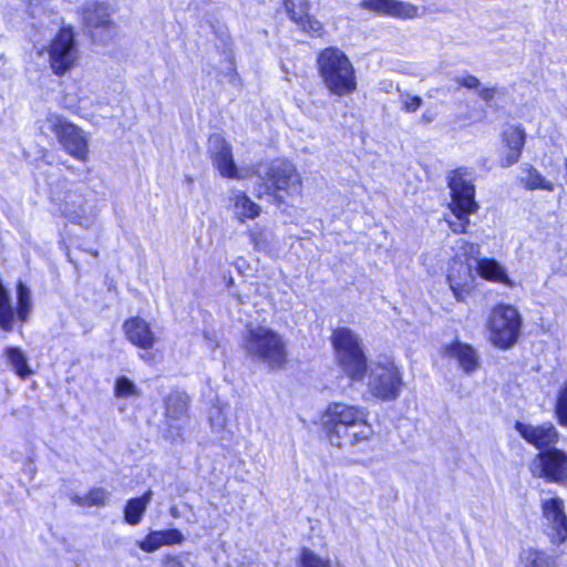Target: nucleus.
Segmentation results:
<instances>
[{"label": "nucleus", "instance_id": "a211bd4d", "mask_svg": "<svg viewBox=\"0 0 567 567\" xmlns=\"http://www.w3.org/2000/svg\"><path fill=\"white\" fill-rule=\"evenodd\" d=\"M126 338L142 349H151L155 343V334L150 324L142 318L135 317L125 321Z\"/></svg>", "mask_w": 567, "mask_h": 567}, {"label": "nucleus", "instance_id": "0eeeda50", "mask_svg": "<svg viewBox=\"0 0 567 567\" xmlns=\"http://www.w3.org/2000/svg\"><path fill=\"white\" fill-rule=\"evenodd\" d=\"M522 317L516 308L499 305L495 307L488 320L491 341L503 349L511 348L518 339Z\"/></svg>", "mask_w": 567, "mask_h": 567}, {"label": "nucleus", "instance_id": "7ed1b4c3", "mask_svg": "<svg viewBox=\"0 0 567 567\" xmlns=\"http://www.w3.org/2000/svg\"><path fill=\"white\" fill-rule=\"evenodd\" d=\"M317 65L320 78L331 94L341 97L357 90L354 68L340 49H323L317 56Z\"/></svg>", "mask_w": 567, "mask_h": 567}, {"label": "nucleus", "instance_id": "f03ea898", "mask_svg": "<svg viewBox=\"0 0 567 567\" xmlns=\"http://www.w3.org/2000/svg\"><path fill=\"white\" fill-rule=\"evenodd\" d=\"M244 348L252 361L266 364L270 370L284 368L288 361L284 337L266 326H248Z\"/></svg>", "mask_w": 567, "mask_h": 567}, {"label": "nucleus", "instance_id": "6e6552de", "mask_svg": "<svg viewBox=\"0 0 567 567\" xmlns=\"http://www.w3.org/2000/svg\"><path fill=\"white\" fill-rule=\"evenodd\" d=\"M261 181L265 193L272 195L278 203L284 202L279 192L292 195L299 193L301 187V179L295 166L281 159L270 163L267 172L261 176Z\"/></svg>", "mask_w": 567, "mask_h": 567}, {"label": "nucleus", "instance_id": "a878e982", "mask_svg": "<svg viewBox=\"0 0 567 567\" xmlns=\"http://www.w3.org/2000/svg\"><path fill=\"white\" fill-rule=\"evenodd\" d=\"M8 363L12 367L16 373L25 379L31 374V370L28 364L27 357L24 353L16 347H7L4 350Z\"/></svg>", "mask_w": 567, "mask_h": 567}, {"label": "nucleus", "instance_id": "f8f14e48", "mask_svg": "<svg viewBox=\"0 0 567 567\" xmlns=\"http://www.w3.org/2000/svg\"><path fill=\"white\" fill-rule=\"evenodd\" d=\"M545 519V532L553 544H561L567 539V516L564 502L554 497L542 504Z\"/></svg>", "mask_w": 567, "mask_h": 567}, {"label": "nucleus", "instance_id": "1a4fd4ad", "mask_svg": "<svg viewBox=\"0 0 567 567\" xmlns=\"http://www.w3.org/2000/svg\"><path fill=\"white\" fill-rule=\"evenodd\" d=\"M81 16L93 41L105 42L113 37L115 27L107 3L90 0L82 8Z\"/></svg>", "mask_w": 567, "mask_h": 567}, {"label": "nucleus", "instance_id": "9b49d317", "mask_svg": "<svg viewBox=\"0 0 567 567\" xmlns=\"http://www.w3.org/2000/svg\"><path fill=\"white\" fill-rule=\"evenodd\" d=\"M534 476L546 477L549 481H567V454L556 447L540 451L530 463Z\"/></svg>", "mask_w": 567, "mask_h": 567}, {"label": "nucleus", "instance_id": "f3484780", "mask_svg": "<svg viewBox=\"0 0 567 567\" xmlns=\"http://www.w3.org/2000/svg\"><path fill=\"white\" fill-rule=\"evenodd\" d=\"M209 144L213 162L219 173L225 177H235L237 167L233 158L231 146L220 136L212 137Z\"/></svg>", "mask_w": 567, "mask_h": 567}, {"label": "nucleus", "instance_id": "bb28decb", "mask_svg": "<svg viewBox=\"0 0 567 567\" xmlns=\"http://www.w3.org/2000/svg\"><path fill=\"white\" fill-rule=\"evenodd\" d=\"M477 271L488 280L507 282L508 278L504 268L494 259H481L478 261Z\"/></svg>", "mask_w": 567, "mask_h": 567}, {"label": "nucleus", "instance_id": "37998d69", "mask_svg": "<svg viewBox=\"0 0 567 567\" xmlns=\"http://www.w3.org/2000/svg\"><path fill=\"white\" fill-rule=\"evenodd\" d=\"M447 278H449V280H450L451 288L456 292V288H455V286H454V284H453L452 277H451V276H449Z\"/></svg>", "mask_w": 567, "mask_h": 567}, {"label": "nucleus", "instance_id": "9d476101", "mask_svg": "<svg viewBox=\"0 0 567 567\" xmlns=\"http://www.w3.org/2000/svg\"><path fill=\"white\" fill-rule=\"evenodd\" d=\"M76 59L74 33L71 29L63 28L49 47L50 66L56 75H63L74 66Z\"/></svg>", "mask_w": 567, "mask_h": 567}, {"label": "nucleus", "instance_id": "f257e3e1", "mask_svg": "<svg viewBox=\"0 0 567 567\" xmlns=\"http://www.w3.org/2000/svg\"><path fill=\"white\" fill-rule=\"evenodd\" d=\"M332 445L342 447L367 441L373 433L363 409L343 403H332L322 417Z\"/></svg>", "mask_w": 567, "mask_h": 567}, {"label": "nucleus", "instance_id": "cd10ccee", "mask_svg": "<svg viewBox=\"0 0 567 567\" xmlns=\"http://www.w3.org/2000/svg\"><path fill=\"white\" fill-rule=\"evenodd\" d=\"M299 567H338L329 559H323L311 549L303 548L299 557Z\"/></svg>", "mask_w": 567, "mask_h": 567}, {"label": "nucleus", "instance_id": "393cba45", "mask_svg": "<svg viewBox=\"0 0 567 567\" xmlns=\"http://www.w3.org/2000/svg\"><path fill=\"white\" fill-rule=\"evenodd\" d=\"M519 567H556V563L546 553L528 548L520 554Z\"/></svg>", "mask_w": 567, "mask_h": 567}, {"label": "nucleus", "instance_id": "a19ab883", "mask_svg": "<svg viewBox=\"0 0 567 567\" xmlns=\"http://www.w3.org/2000/svg\"><path fill=\"white\" fill-rule=\"evenodd\" d=\"M73 503L78 504V505H81V506H87V503H86V499H85V496H79V495H75L73 498H72Z\"/></svg>", "mask_w": 567, "mask_h": 567}, {"label": "nucleus", "instance_id": "5701e85b", "mask_svg": "<svg viewBox=\"0 0 567 567\" xmlns=\"http://www.w3.org/2000/svg\"><path fill=\"white\" fill-rule=\"evenodd\" d=\"M230 199L234 203L235 214L240 220L254 219L260 213V207L241 190L233 192Z\"/></svg>", "mask_w": 567, "mask_h": 567}, {"label": "nucleus", "instance_id": "6ab92c4d", "mask_svg": "<svg viewBox=\"0 0 567 567\" xmlns=\"http://www.w3.org/2000/svg\"><path fill=\"white\" fill-rule=\"evenodd\" d=\"M336 359L341 370L352 381L360 382L364 379L369 367L363 348L354 352H350L349 354L343 353L342 355L336 357Z\"/></svg>", "mask_w": 567, "mask_h": 567}, {"label": "nucleus", "instance_id": "2eb2a0df", "mask_svg": "<svg viewBox=\"0 0 567 567\" xmlns=\"http://www.w3.org/2000/svg\"><path fill=\"white\" fill-rule=\"evenodd\" d=\"M442 355L455 360L466 374H472L480 368V355L477 351L472 346L458 340L444 346Z\"/></svg>", "mask_w": 567, "mask_h": 567}, {"label": "nucleus", "instance_id": "473e14b6", "mask_svg": "<svg viewBox=\"0 0 567 567\" xmlns=\"http://www.w3.org/2000/svg\"><path fill=\"white\" fill-rule=\"evenodd\" d=\"M109 493L104 488H93L86 495L85 499L87 506H101L104 505L107 499Z\"/></svg>", "mask_w": 567, "mask_h": 567}, {"label": "nucleus", "instance_id": "c756f323", "mask_svg": "<svg viewBox=\"0 0 567 567\" xmlns=\"http://www.w3.org/2000/svg\"><path fill=\"white\" fill-rule=\"evenodd\" d=\"M114 393L117 398L140 395L136 385L126 377H120L115 381Z\"/></svg>", "mask_w": 567, "mask_h": 567}, {"label": "nucleus", "instance_id": "423d86ee", "mask_svg": "<svg viewBox=\"0 0 567 567\" xmlns=\"http://www.w3.org/2000/svg\"><path fill=\"white\" fill-rule=\"evenodd\" d=\"M44 126L54 133L62 148L72 157L86 162L89 158V141L82 128L55 113L47 115Z\"/></svg>", "mask_w": 567, "mask_h": 567}, {"label": "nucleus", "instance_id": "f704fd0d", "mask_svg": "<svg viewBox=\"0 0 567 567\" xmlns=\"http://www.w3.org/2000/svg\"><path fill=\"white\" fill-rule=\"evenodd\" d=\"M454 81L457 84H460V85H462V86H464L466 89H471V90L472 89H478L480 84H481L480 80L476 76L472 75V74L455 76Z\"/></svg>", "mask_w": 567, "mask_h": 567}, {"label": "nucleus", "instance_id": "ddd939ff", "mask_svg": "<svg viewBox=\"0 0 567 567\" xmlns=\"http://www.w3.org/2000/svg\"><path fill=\"white\" fill-rule=\"evenodd\" d=\"M514 429L528 444L538 450H548L559 440V433L553 423L546 422L539 425L516 421Z\"/></svg>", "mask_w": 567, "mask_h": 567}, {"label": "nucleus", "instance_id": "4468645a", "mask_svg": "<svg viewBox=\"0 0 567 567\" xmlns=\"http://www.w3.org/2000/svg\"><path fill=\"white\" fill-rule=\"evenodd\" d=\"M360 7L380 16L396 19H413L419 17V8L416 6L399 0H362Z\"/></svg>", "mask_w": 567, "mask_h": 567}, {"label": "nucleus", "instance_id": "c9c22d12", "mask_svg": "<svg viewBox=\"0 0 567 567\" xmlns=\"http://www.w3.org/2000/svg\"><path fill=\"white\" fill-rule=\"evenodd\" d=\"M422 99L420 96L405 95L403 97V110L409 113H413L419 110L422 105Z\"/></svg>", "mask_w": 567, "mask_h": 567}, {"label": "nucleus", "instance_id": "58836bf2", "mask_svg": "<svg viewBox=\"0 0 567 567\" xmlns=\"http://www.w3.org/2000/svg\"><path fill=\"white\" fill-rule=\"evenodd\" d=\"M495 94H496L495 87H484L478 91L480 97L482 100H484L485 102H491L494 99Z\"/></svg>", "mask_w": 567, "mask_h": 567}, {"label": "nucleus", "instance_id": "39448f33", "mask_svg": "<svg viewBox=\"0 0 567 567\" xmlns=\"http://www.w3.org/2000/svg\"><path fill=\"white\" fill-rule=\"evenodd\" d=\"M368 391L378 400L394 401L403 386L402 372L390 359L371 362L368 369Z\"/></svg>", "mask_w": 567, "mask_h": 567}, {"label": "nucleus", "instance_id": "412c9836", "mask_svg": "<svg viewBox=\"0 0 567 567\" xmlns=\"http://www.w3.org/2000/svg\"><path fill=\"white\" fill-rule=\"evenodd\" d=\"M331 343L336 351V357L343 353L349 354L362 349L360 338L349 328H337L332 331Z\"/></svg>", "mask_w": 567, "mask_h": 567}, {"label": "nucleus", "instance_id": "79ce46f5", "mask_svg": "<svg viewBox=\"0 0 567 567\" xmlns=\"http://www.w3.org/2000/svg\"><path fill=\"white\" fill-rule=\"evenodd\" d=\"M168 567H183L179 561H173L168 565Z\"/></svg>", "mask_w": 567, "mask_h": 567}, {"label": "nucleus", "instance_id": "ea45409f", "mask_svg": "<svg viewBox=\"0 0 567 567\" xmlns=\"http://www.w3.org/2000/svg\"><path fill=\"white\" fill-rule=\"evenodd\" d=\"M435 117V114L431 111H425L423 114H422V120L425 122V123H431Z\"/></svg>", "mask_w": 567, "mask_h": 567}, {"label": "nucleus", "instance_id": "b1692460", "mask_svg": "<svg viewBox=\"0 0 567 567\" xmlns=\"http://www.w3.org/2000/svg\"><path fill=\"white\" fill-rule=\"evenodd\" d=\"M522 173L524 174L520 177V182L527 189H545V190H554V184L549 181H547L538 169H536L530 164H523Z\"/></svg>", "mask_w": 567, "mask_h": 567}, {"label": "nucleus", "instance_id": "dca6fc26", "mask_svg": "<svg viewBox=\"0 0 567 567\" xmlns=\"http://www.w3.org/2000/svg\"><path fill=\"white\" fill-rule=\"evenodd\" d=\"M285 7L291 20H293L302 31L311 35L321 34V22L315 17L309 16V0H285Z\"/></svg>", "mask_w": 567, "mask_h": 567}, {"label": "nucleus", "instance_id": "72a5a7b5", "mask_svg": "<svg viewBox=\"0 0 567 567\" xmlns=\"http://www.w3.org/2000/svg\"><path fill=\"white\" fill-rule=\"evenodd\" d=\"M163 536L162 543L164 545L181 544L184 540L183 534L178 529L159 530Z\"/></svg>", "mask_w": 567, "mask_h": 567}, {"label": "nucleus", "instance_id": "4c0bfd02", "mask_svg": "<svg viewBox=\"0 0 567 567\" xmlns=\"http://www.w3.org/2000/svg\"><path fill=\"white\" fill-rule=\"evenodd\" d=\"M464 250H465V255L468 257V258H472L476 261V264L478 265V261L481 260L478 257H480V246L476 245V244H465L464 246Z\"/></svg>", "mask_w": 567, "mask_h": 567}, {"label": "nucleus", "instance_id": "20e7f679", "mask_svg": "<svg viewBox=\"0 0 567 567\" xmlns=\"http://www.w3.org/2000/svg\"><path fill=\"white\" fill-rule=\"evenodd\" d=\"M449 187L452 196L450 208L456 218V220L450 221V227L454 233L463 234L470 224L468 215L478 208L471 174L465 168L451 172Z\"/></svg>", "mask_w": 567, "mask_h": 567}, {"label": "nucleus", "instance_id": "aec40b11", "mask_svg": "<svg viewBox=\"0 0 567 567\" xmlns=\"http://www.w3.org/2000/svg\"><path fill=\"white\" fill-rule=\"evenodd\" d=\"M189 402L190 399L186 392L179 390L172 391L164 399L166 419L171 422L187 419Z\"/></svg>", "mask_w": 567, "mask_h": 567}, {"label": "nucleus", "instance_id": "4be33fe9", "mask_svg": "<svg viewBox=\"0 0 567 567\" xmlns=\"http://www.w3.org/2000/svg\"><path fill=\"white\" fill-rule=\"evenodd\" d=\"M152 491L145 492L141 497L127 501L124 508V519L130 525H137L144 516L148 504L152 501Z\"/></svg>", "mask_w": 567, "mask_h": 567}, {"label": "nucleus", "instance_id": "2f4dec72", "mask_svg": "<svg viewBox=\"0 0 567 567\" xmlns=\"http://www.w3.org/2000/svg\"><path fill=\"white\" fill-rule=\"evenodd\" d=\"M163 536L161 532H151L143 540L137 542V546L145 553H153L163 546Z\"/></svg>", "mask_w": 567, "mask_h": 567}, {"label": "nucleus", "instance_id": "c85d7f7f", "mask_svg": "<svg viewBox=\"0 0 567 567\" xmlns=\"http://www.w3.org/2000/svg\"><path fill=\"white\" fill-rule=\"evenodd\" d=\"M504 142L508 150L522 153L525 145V132L520 127H512L504 133Z\"/></svg>", "mask_w": 567, "mask_h": 567}, {"label": "nucleus", "instance_id": "7c9ffc66", "mask_svg": "<svg viewBox=\"0 0 567 567\" xmlns=\"http://www.w3.org/2000/svg\"><path fill=\"white\" fill-rule=\"evenodd\" d=\"M555 412L559 424L567 426V381L558 393Z\"/></svg>", "mask_w": 567, "mask_h": 567}, {"label": "nucleus", "instance_id": "e433bc0d", "mask_svg": "<svg viewBox=\"0 0 567 567\" xmlns=\"http://www.w3.org/2000/svg\"><path fill=\"white\" fill-rule=\"evenodd\" d=\"M520 155L522 153L507 148L506 153L501 157L499 164L502 167H509L519 161Z\"/></svg>", "mask_w": 567, "mask_h": 567}]
</instances>
